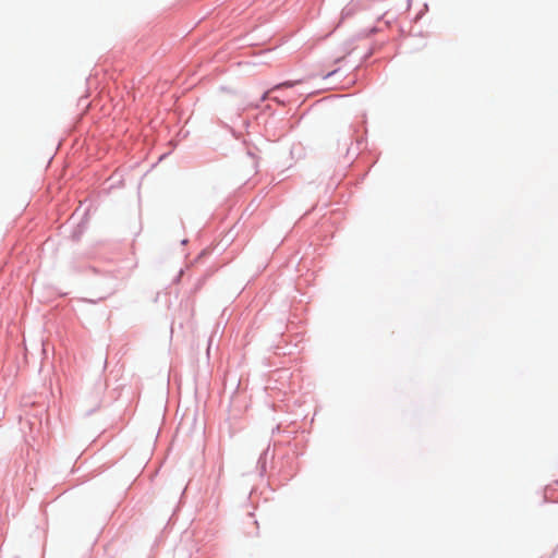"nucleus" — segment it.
<instances>
[{"label": "nucleus", "mask_w": 558, "mask_h": 558, "mask_svg": "<svg viewBox=\"0 0 558 558\" xmlns=\"http://www.w3.org/2000/svg\"><path fill=\"white\" fill-rule=\"evenodd\" d=\"M77 272L90 271L93 275L99 277L109 289H113L116 286L117 276L112 269H101L95 265H88L83 268H75Z\"/></svg>", "instance_id": "f257e3e1"}, {"label": "nucleus", "mask_w": 558, "mask_h": 558, "mask_svg": "<svg viewBox=\"0 0 558 558\" xmlns=\"http://www.w3.org/2000/svg\"><path fill=\"white\" fill-rule=\"evenodd\" d=\"M269 454V447L264 449L257 460V470L260 476H264L267 471V460Z\"/></svg>", "instance_id": "f03ea898"}, {"label": "nucleus", "mask_w": 558, "mask_h": 558, "mask_svg": "<svg viewBox=\"0 0 558 558\" xmlns=\"http://www.w3.org/2000/svg\"><path fill=\"white\" fill-rule=\"evenodd\" d=\"M213 251H214V247H210V246H207V247L203 248V250L198 253V255L195 257L194 263H198V262H201L203 258H205V257L209 256V255L213 253Z\"/></svg>", "instance_id": "7ed1b4c3"}, {"label": "nucleus", "mask_w": 558, "mask_h": 558, "mask_svg": "<svg viewBox=\"0 0 558 558\" xmlns=\"http://www.w3.org/2000/svg\"><path fill=\"white\" fill-rule=\"evenodd\" d=\"M353 13H354L353 8H351V7L347 5V7H344V8L342 9V11H341V19H342V20H345V19H348V17L352 16V15H353Z\"/></svg>", "instance_id": "20e7f679"}, {"label": "nucleus", "mask_w": 558, "mask_h": 558, "mask_svg": "<svg viewBox=\"0 0 558 558\" xmlns=\"http://www.w3.org/2000/svg\"><path fill=\"white\" fill-rule=\"evenodd\" d=\"M206 279H207V275L198 278L194 284L193 291L196 292V291L201 290L203 284L205 283Z\"/></svg>", "instance_id": "39448f33"}, {"label": "nucleus", "mask_w": 558, "mask_h": 558, "mask_svg": "<svg viewBox=\"0 0 558 558\" xmlns=\"http://www.w3.org/2000/svg\"><path fill=\"white\" fill-rule=\"evenodd\" d=\"M428 11V4L427 3H424L423 4V9L421 11H418L415 16H414V20L417 21L420 19H422V16Z\"/></svg>", "instance_id": "423d86ee"}, {"label": "nucleus", "mask_w": 558, "mask_h": 558, "mask_svg": "<svg viewBox=\"0 0 558 558\" xmlns=\"http://www.w3.org/2000/svg\"><path fill=\"white\" fill-rule=\"evenodd\" d=\"M339 72H340V68H337V69H333V70L323 74L322 77H323V80H328V78L335 76L336 74H338Z\"/></svg>", "instance_id": "0eeeda50"}, {"label": "nucleus", "mask_w": 558, "mask_h": 558, "mask_svg": "<svg viewBox=\"0 0 558 558\" xmlns=\"http://www.w3.org/2000/svg\"><path fill=\"white\" fill-rule=\"evenodd\" d=\"M299 81H284L282 83H279L276 87L277 88H281V87H293Z\"/></svg>", "instance_id": "6e6552de"}, {"label": "nucleus", "mask_w": 558, "mask_h": 558, "mask_svg": "<svg viewBox=\"0 0 558 558\" xmlns=\"http://www.w3.org/2000/svg\"><path fill=\"white\" fill-rule=\"evenodd\" d=\"M408 35L411 36V37H415V36L422 37L423 36V32L422 31H415L413 27H411V29L409 31Z\"/></svg>", "instance_id": "1a4fd4ad"}, {"label": "nucleus", "mask_w": 558, "mask_h": 558, "mask_svg": "<svg viewBox=\"0 0 558 558\" xmlns=\"http://www.w3.org/2000/svg\"><path fill=\"white\" fill-rule=\"evenodd\" d=\"M373 53V50L372 49H368L367 52L364 53V56L362 57V60L365 61L367 60Z\"/></svg>", "instance_id": "9d476101"}, {"label": "nucleus", "mask_w": 558, "mask_h": 558, "mask_svg": "<svg viewBox=\"0 0 558 558\" xmlns=\"http://www.w3.org/2000/svg\"><path fill=\"white\" fill-rule=\"evenodd\" d=\"M72 239L75 240V241H78L80 240V233L78 232H73L72 233Z\"/></svg>", "instance_id": "9b49d317"}, {"label": "nucleus", "mask_w": 558, "mask_h": 558, "mask_svg": "<svg viewBox=\"0 0 558 558\" xmlns=\"http://www.w3.org/2000/svg\"><path fill=\"white\" fill-rule=\"evenodd\" d=\"M557 553H558V545L555 547V549L553 550L551 555L548 558H555Z\"/></svg>", "instance_id": "f8f14e48"}, {"label": "nucleus", "mask_w": 558, "mask_h": 558, "mask_svg": "<svg viewBox=\"0 0 558 558\" xmlns=\"http://www.w3.org/2000/svg\"><path fill=\"white\" fill-rule=\"evenodd\" d=\"M170 154H171L170 151L162 154V155L159 157V161H161V160H163L165 158H167Z\"/></svg>", "instance_id": "ddd939ff"}, {"label": "nucleus", "mask_w": 558, "mask_h": 558, "mask_svg": "<svg viewBox=\"0 0 558 558\" xmlns=\"http://www.w3.org/2000/svg\"><path fill=\"white\" fill-rule=\"evenodd\" d=\"M366 175H367V171H366L365 173H363V174L359 178V180H357V182H356V183H361V182L366 178Z\"/></svg>", "instance_id": "4468645a"}, {"label": "nucleus", "mask_w": 558, "mask_h": 558, "mask_svg": "<svg viewBox=\"0 0 558 558\" xmlns=\"http://www.w3.org/2000/svg\"><path fill=\"white\" fill-rule=\"evenodd\" d=\"M400 33H401V36H403V37H405L408 34L403 26L400 27Z\"/></svg>", "instance_id": "2eb2a0df"}, {"label": "nucleus", "mask_w": 558, "mask_h": 558, "mask_svg": "<svg viewBox=\"0 0 558 558\" xmlns=\"http://www.w3.org/2000/svg\"><path fill=\"white\" fill-rule=\"evenodd\" d=\"M187 242H189V240H187V239H183V240L181 241V243H182V244H186Z\"/></svg>", "instance_id": "dca6fc26"}, {"label": "nucleus", "mask_w": 558, "mask_h": 558, "mask_svg": "<svg viewBox=\"0 0 558 558\" xmlns=\"http://www.w3.org/2000/svg\"><path fill=\"white\" fill-rule=\"evenodd\" d=\"M351 154V148H348L347 149V156H349Z\"/></svg>", "instance_id": "f3484780"}, {"label": "nucleus", "mask_w": 558, "mask_h": 558, "mask_svg": "<svg viewBox=\"0 0 558 558\" xmlns=\"http://www.w3.org/2000/svg\"><path fill=\"white\" fill-rule=\"evenodd\" d=\"M376 31V27H373L369 32L374 33Z\"/></svg>", "instance_id": "a211bd4d"}, {"label": "nucleus", "mask_w": 558, "mask_h": 558, "mask_svg": "<svg viewBox=\"0 0 558 558\" xmlns=\"http://www.w3.org/2000/svg\"><path fill=\"white\" fill-rule=\"evenodd\" d=\"M14 558H20L19 556H14Z\"/></svg>", "instance_id": "6ab92c4d"}, {"label": "nucleus", "mask_w": 558, "mask_h": 558, "mask_svg": "<svg viewBox=\"0 0 558 558\" xmlns=\"http://www.w3.org/2000/svg\"><path fill=\"white\" fill-rule=\"evenodd\" d=\"M539 558H544V557H539Z\"/></svg>", "instance_id": "aec40b11"}]
</instances>
